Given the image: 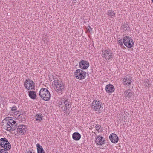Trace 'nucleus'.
Instances as JSON below:
<instances>
[{"instance_id": "25", "label": "nucleus", "mask_w": 153, "mask_h": 153, "mask_svg": "<svg viewBox=\"0 0 153 153\" xmlns=\"http://www.w3.org/2000/svg\"><path fill=\"white\" fill-rule=\"evenodd\" d=\"M9 148L1 149H0V153H8L7 151L9 150L10 149H8Z\"/></svg>"}, {"instance_id": "13", "label": "nucleus", "mask_w": 153, "mask_h": 153, "mask_svg": "<svg viewBox=\"0 0 153 153\" xmlns=\"http://www.w3.org/2000/svg\"><path fill=\"white\" fill-rule=\"evenodd\" d=\"M106 92L108 93H111L114 91L115 88L114 86L111 84L107 85L105 88Z\"/></svg>"}, {"instance_id": "20", "label": "nucleus", "mask_w": 153, "mask_h": 153, "mask_svg": "<svg viewBox=\"0 0 153 153\" xmlns=\"http://www.w3.org/2000/svg\"><path fill=\"white\" fill-rule=\"evenodd\" d=\"M10 129H9V131H13L15 130L17 127V123L14 124L12 123H10Z\"/></svg>"}, {"instance_id": "31", "label": "nucleus", "mask_w": 153, "mask_h": 153, "mask_svg": "<svg viewBox=\"0 0 153 153\" xmlns=\"http://www.w3.org/2000/svg\"><path fill=\"white\" fill-rule=\"evenodd\" d=\"M88 30L89 31H92V29L91 27V26H88Z\"/></svg>"}, {"instance_id": "17", "label": "nucleus", "mask_w": 153, "mask_h": 153, "mask_svg": "<svg viewBox=\"0 0 153 153\" xmlns=\"http://www.w3.org/2000/svg\"><path fill=\"white\" fill-rule=\"evenodd\" d=\"M2 122L4 123L2 125L4 128L7 131H9V129H10V123L7 121H3Z\"/></svg>"}, {"instance_id": "3", "label": "nucleus", "mask_w": 153, "mask_h": 153, "mask_svg": "<svg viewBox=\"0 0 153 153\" xmlns=\"http://www.w3.org/2000/svg\"><path fill=\"white\" fill-rule=\"evenodd\" d=\"M74 75L76 79L82 80L86 77V72L82 69H78L75 71Z\"/></svg>"}, {"instance_id": "18", "label": "nucleus", "mask_w": 153, "mask_h": 153, "mask_svg": "<svg viewBox=\"0 0 153 153\" xmlns=\"http://www.w3.org/2000/svg\"><path fill=\"white\" fill-rule=\"evenodd\" d=\"M130 90H126L124 92V94L126 97L130 98L133 95V93L130 92Z\"/></svg>"}, {"instance_id": "32", "label": "nucleus", "mask_w": 153, "mask_h": 153, "mask_svg": "<svg viewBox=\"0 0 153 153\" xmlns=\"http://www.w3.org/2000/svg\"><path fill=\"white\" fill-rule=\"evenodd\" d=\"M152 2L153 3V0H151Z\"/></svg>"}, {"instance_id": "10", "label": "nucleus", "mask_w": 153, "mask_h": 153, "mask_svg": "<svg viewBox=\"0 0 153 153\" xmlns=\"http://www.w3.org/2000/svg\"><path fill=\"white\" fill-rule=\"evenodd\" d=\"M89 63L87 61L81 60L79 63V66L82 69H86L89 67Z\"/></svg>"}, {"instance_id": "6", "label": "nucleus", "mask_w": 153, "mask_h": 153, "mask_svg": "<svg viewBox=\"0 0 153 153\" xmlns=\"http://www.w3.org/2000/svg\"><path fill=\"white\" fill-rule=\"evenodd\" d=\"M102 56L103 58H105L107 60H112L113 58V54L110 49H106L102 51Z\"/></svg>"}, {"instance_id": "5", "label": "nucleus", "mask_w": 153, "mask_h": 153, "mask_svg": "<svg viewBox=\"0 0 153 153\" xmlns=\"http://www.w3.org/2000/svg\"><path fill=\"white\" fill-rule=\"evenodd\" d=\"M24 86L27 90H35V84L32 80L28 79L25 80L24 82Z\"/></svg>"}, {"instance_id": "22", "label": "nucleus", "mask_w": 153, "mask_h": 153, "mask_svg": "<svg viewBox=\"0 0 153 153\" xmlns=\"http://www.w3.org/2000/svg\"><path fill=\"white\" fill-rule=\"evenodd\" d=\"M36 146L37 147V153L45 152L43 148L40 146L39 144H36Z\"/></svg>"}, {"instance_id": "7", "label": "nucleus", "mask_w": 153, "mask_h": 153, "mask_svg": "<svg viewBox=\"0 0 153 153\" xmlns=\"http://www.w3.org/2000/svg\"><path fill=\"white\" fill-rule=\"evenodd\" d=\"M123 42L126 46L128 48H131L134 45L132 39L128 36H125L123 38Z\"/></svg>"}, {"instance_id": "33", "label": "nucleus", "mask_w": 153, "mask_h": 153, "mask_svg": "<svg viewBox=\"0 0 153 153\" xmlns=\"http://www.w3.org/2000/svg\"><path fill=\"white\" fill-rule=\"evenodd\" d=\"M21 114H20L19 115H18V116H19L20 115H21Z\"/></svg>"}, {"instance_id": "29", "label": "nucleus", "mask_w": 153, "mask_h": 153, "mask_svg": "<svg viewBox=\"0 0 153 153\" xmlns=\"http://www.w3.org/2000/svg\"><path fill=\"white\" fill-rule=\"evenodd\" d=\"M95 127V128H96V130L97 131L99 132V130L101 128V126L100 125H99L98 124H97V125H96Z\"/></svg>"}, {"instance_id": "19", "label": "nucleus", "mask_w": 153, "mask_h": 153, "mask_svg": "<svg viewBox=\"0 0 153 153\" xmlns=\"http://www.w3.org/2000/svg\"><path fill=\"white\" fill-rule=\"evenodd\" d=\"M43 116L41 113L38 114H36L35 116L36 118V120L41 122L43 119Z\"/></svg>"}, {"instance_id": "1", "label": "nucleus", "mask_w": 153, "mask_h": 153, "mask_svg": "<svg viewBox=\"0 0 153 153\" xmlns=\"http://www.w3.org/2000/svg\"><path fill=\"white\" fill-rule=\"evenodd\" d=\"M55 85L54 89L56 92L59 94H62L63 91L65 90L64 84L61 80H59L58 79H55L53 81Z\"/></svg>"}, {"instance_id": "30", "label": "nucleus", "mask_w": 153, "mask_h": 153, "mask_svg": "<svg viewBox=\"0 0 153 153\" xmlns=\"http://www.w3.org/2000/svg\"><path fill=\"white\" fill-rule=\"evenodd\" d=\"M25 153H35L34 152H33L30 150L28 149L26 150V151Z\"/></svg>"}, {"instance_id": "16", "label": "nucleus", "mask_w": 153, "mask_h": 153, "mask_svg": "<svg viewBox=\"0 0 153 153\" xmlns=\"http://www.w3.org/2000/svg\"><path fill=\"white\" fill-rule=\"evenodd\" d=\"M29 97L32 99H36L37 96L36 92L34 91H30L28 92Z\"/></svg>"}, {"instance_id": "14", "label": "nucleus", "mask_w": 153, "mask_h": 153, "mask_svg": "<svg viewBox=\"0 0 153 153\" xmlns=\"http://www.w3.org/2000/svg\"><path fill=\"white\" fill-rule=\"evenodd\" d=\"M132 77L130 76H129L128 77H126V78H124L123 80V84L124 85L128 86L131 84L132 82Z\"/></svg>"}, {"instance_id": "28", "label": "nucleus", "mask_w": 153, "mask_h": 153, "mask_svg": "<svg viewBox=\"0 0 153 153\" xmlns=\"http://www.w3.org/2000/svg\"><path fill=\"white\" fill-rule=\"evenodd\" d=\"M123 40H122V39L118 40L117 42L119 44V45H120L121 46H122L123 45Z\"/></svg>"}, {"instance_id": "9", "label": "nucleus", "mask_w": 153, "mask_h": 153, "mask_svg": "<svg viewBox=\"0 0 153 153\" xmlns=\"http://www.w3.org/2000/svg\"><path fill=\"white\" fill-rule=\"evenodd\" d=\"M17 133L21 135H25L27 131V128L26 126L23 125H17Z\"/></svg>"}, {"instance_id": "23", "label": "nucleus", "mask_w": 153, "mask_h": 153, "mask_svg": "<svg viewBox=\"0 0 153 153\" xmlns=\"http://www.w3.org/2000/svg\"><path fill=\"white\" fill-rule=\"evenodd\" d=\"M121 27L123 29L124 31H128L129 29V26L127 24H122V25Z\"/></svg>"}, {"instance_id": "2", "label": "nucleus", "mask_w": 153, "mask_h": 153, "mask_svg": "<svg viewBox=\"0 0 153 153\" xmlns=\"http://www.w3.org/2000/svg\"><path fill=\"white\" fill-rule=\"evenodd\" d=\"M39 94L41 98L44 100L48 101L51 97L49 91L46 88H42L39 92Z\"/></svg>"}, {"instance_id": "24", "label": "nucleus", "mask_w": 153, "mask_h": 153, "mask_svg": "<svg viewBox=\"0 0 153 153\" xmlns=\"http://www.w3.org/2000/svg\"><path fill=\"white\" fill-rule=\"evenodd\" d=\"M107 13L108 16L111 17L112 18H113L115 17V14L114 12V11L112 10H109Z\"/></svg>"}, {"instance_id": "4", "label": "nucleus", "mask_w": 153, "mask_h": 153, "mask_svg": "<svg viewBox=\"0 0 153 153\" xmlns=\"http://www.w3.org/2000/svg\"><path fill=\"white\" fill-rule=\"evenodd\" d=\"M102 103L100 100H94L91 104L90 106L92 109L95 111H99L102 107Z\"/></svg>"}, {"instance_id": "12", "label": "nucleus", "mask_w": 153, "mask_h": 153, "mask_svg": "<svg viewBox=\"0 0 153 153\" xmlns=\"http://www.w3.org/2000/svg\"><path fill=\"white\" fill-rule=\"evenodd\" d=\"M110 141L114 143H117L119 140L118 137L115 134L112 133L109 136Z\"/></svg>"}, {"instance_id": "26", "label": "nucleus", "mask_w": 153, "mask_h": 153, "mask_svg": "<svg viewBox=\"0 0 153 153\" xmlns=\"http://www.w3.org/2000/svg\"><path fill=\"white\" fill-rule=\"evenodd\" d=\"M149 81L148 79H146L144 82V85L146 87H147L148 88L149 87L150 84L149 83Z\"/></svg>"}, {"instance_id": "8", "label": "nucleus", "mask_w": 153, "mask_h": 153, "mask_svg": "<svg viewBox=\"0 0 153 153\" xmlns=\"http://www.w3.org/2000/svg\"><path fill=\"white\" fill-rule=\"evenodd\" d=\"M59 107L61 108L62 111H65V113H66L67 110L71 107V105L70 102L66 100L64 101L63 102H61V104H59Z\"/></svg>"}, {"instance_id": "11", "label": "nucleus", "mask_w": 153, "mask_h": 153, "mask_svg": "<svg viewBox=\"0 0 153 153\" xmlns=\"http://www.w3.org/2000/svg\"><path fill=\"white\" fill-rule=\"evenodd\" d=\"M95 142L97 145H102L105 143V139L102 136L98 135L95 137Z\"/></svg>"}, {"instance_id": "15", "label": "nucleus", "mask_w": 153, "mask_h": 153, "mask_svg": "<svg viewBox=\"0 0 153 153\" xmlns=\"http://www.w3.org/2000/svg\"><path fill=\"white\" fill-rule=\"evenodd\" d=\"M81 137V135L78 132H74L72 134V138L73 139L76 141H78L79 140Z\"/></svg>"}, {"instance_id": "27", "label": "nucleus", "mask_w": 153, "mask_h": 153, "mask_svg": "<svg viewBox=\"0 0 153 153\" xmlns=\"http://www.w3.org/2000/svg\"><path fill=\"white\" fill-rule=\"evenodd\" d=\"M17 108L16 106H14L11 109V111L13 112L14 113H17Z\"/></svg>"}, {"instance_id": "21", "label": "nucleus", "mask_w": 153, "mask_h": 153, "mask_svg": "<svg viewBox=\"0 0 153 153\" xmlns=\"http://www.w3.org/2000/svg\"><path fill=\"white\" fill-rule=\"evenodd\" d=\"M4 121H7L9 123H12L14 124L16 123V121L12 119L11 118L8 117L5 119V120H3Z\"/></svg>"}]
</instances>
